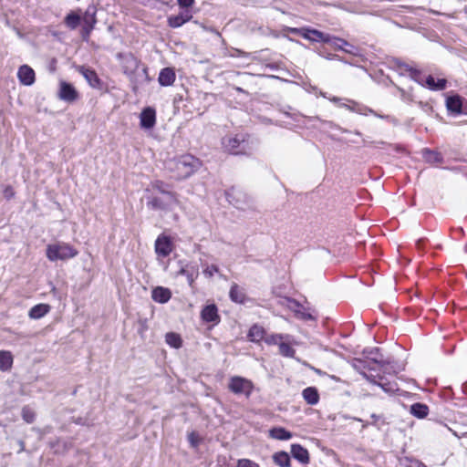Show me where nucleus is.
Returning a JSON list of instances; mask_svg holds the SVG:
<instances>
[{
    "mask_svg": "<svg viewBox=\"0 0 467 467\" xmlns=\"http://www.w3.org/2000/svg\"><path fill=\"white\" fill-rule=\"evenodd\" d=\"M228 202L237 209L244 210L250 201V197L235 188H231L226 192Z\"/></svg>",
    "mask_w": 467,
    "mask_h": 467,
    "instance_id": "5",
    "label": "nucleus"
},
{
    "mask_svg": "<svg viewBox=\"0 0 467 467\" xmlns=\"http://www.w3.org/2000/svg\"><path fill=\"white\" fill-rule=\"evenodd\" d=\"M5 197H6L7 199H10L11 197H13V196H14V192H13V190H12V189H9V188L5 189Z\"/></svg>",
    "mask_w": 467,
    "mask_h": 467,
    "instance_id": "47",
    "label": "nucleus"
},
{
    "mask_svg": "<svg viewBox=\"0 0 467 467\" xmlns=\"http://www.w3.org/2000/svg\"><path fill=\"white\" fill-rule=\"evenodd\" d=\"M189 441L193 447H196L198 442L195 441L194 433L189 435Z\"/></svg>",
    "mask_w": 467,
    "mask_h": 467,
    "instance_id": "46",
    "label": "nucleus"
},
{
    "mask_svg": "<svg viewBox=\"0 0 467 467\" xmlns=\"http://www.w3.org/2000/svg\"><path fill=\"white\" fill-rule=\"evenodd\" d=\"M306 318H308V319H312V316L310 314H308Z\"/></svg>",
    "mask_w": 467,
    "mask_h": 467,
    "instance_id": "53",
    "label": "nucleus"
},
{
    "mask_svg": "<svg viewBox=\"0 0 467 467\" xmlns=\"http://www.w3.org/2000/svg\"><path fill=\"white\" fill-rule=\"evenodd\" d=\"M342 106H343V107H346V108H348V109H349L350 110H355L353 108H351V107H349V106H348V105H346V104H343Z\"/></svg>",
    "mask_w": 467,
    "mask_h": 467,
    "instance_id": "52",
    "label": "nucleus"
},
{
    "mask_svg": "<svg viewBox=\"0 0 467 467\" xmlns=\"http://www.w3.org/2000/svg\"><path fill=\"white\" fill-rule=\"evenodd\" d=\"M236 90L239 92H243L244 90L241 88H236Z\"/></svg>",
    "mask_w": 467,
    "mask_h": 467,
    "instance_id": "54",
    "label": "nucleus"
},
{
    "mask_svg": "<svg viewBox=\"0 0 467 467\" xmlns=\"http://www.w3.org/2000/svg\"><path fill=\"white\" fill-rule=\"evenodd\" d=\"M13 364V356L11 352L1 350L0 351V370L6 371L11 368Z\"/></svg>",
    "mask_w": 467,
    "mask_h": 467,
    "instance_id": "32",
    "label": "nucleus"
},
{
    "mask_svg": "<svg viewBox=\"0 0 467 467\" xmlns=\"http://www.w3.org/2000/svg\"><path fill=\"white\" fill-rule=\"evenodd\" d=\"M222 143L223 148L232 154H247L253 150L249 139L244 134L225 137Z\"/></svg>",
    "mask_w": 467,
    "mask_h": 467,
    "instance_id": "1",
    "label": "nucleus"
},
{
    "mask_svg": "<svg viewBox=\"0 0 467 467\" xmlns=\"http://www.w3.org/2000/svg\"><path fill=\"white\" fill-rule=\"evenodd\" d=\"M291 454L296 460H297L302 464H307L309 462L308 451L300 444L291 445Z\"/></svg>",
    "mask_w": 467,
    "mask_h": 467,
    "instance_id": "15",
    "label": "nucleus"
},
{
    "mask_svg": "<svg viewBox=\"0 0 467 467\" xmlns=\"http://www.w3.org/2000/svg\"><path fill=\"white\" fill-rule=\"evenodd\" d=\"M78 72L85 78L90 87L99 89L101 88L102 82L95 70L81 66L78 67Z\"/></svg>",
    "mask_w": 467,
    "mask_h": 467,
    "instance_id": "10",
    "label": "nucleus"
},
{
    "mask_svg": "<svg viewBox=\"0 0 467 467\" xmlns=\"http://www.w3.org/2000/svg\"><path fill=\"white\" fill-rule=\"evenodd\" d=\"M140 120L142 129H152L156 123V110L151 107L143 109L140 115Z\"/></svg>",
    "mask_w": 467,
    "mask_h": 467,
    "instance_id": "9",
    "label": "nucleus"
},
{
    "mask_svg": "<svg viewBox=\"0 0 467 467\" xmlns=\"http://www.w3.org/2000/svg\"><path fill=\"white\" fill-rule=\"evenodd\" d=\"M65 23L70 29H76L80 23V16L77 14L70 13L66 16Z\"/></svg>",
    "mask_w": 467,
    "mask_h": 467,
    "instance_id": "38",
    "label": "nucleus"
},
{
    "mask_svg": "<svg viewBox=\"0 0 467 467\" xmlns=\"http://www.w3.org/2000/svg\"><path fill=\"white\" fill-rule=\"evenodd\" d=\"M302 396L306 402L309 405H316L319 401V394L315 387H307L306 388L303 392Z\"/></svg>",
    "mask_w": 467,
    "mask_h": 467,
    "instance_id": "21",
    "label": "nucleus"
},
{
    "mask_svg": "<svg viewBox=\"0 0 467 467\" xmlns=\"http://www.w3.org/2000/svg\"><path fill=\"white\" fill-rule=\"evenodd\" d=\"M369 382H371L372 384H375V385H378L385 392L387 393H393L395 392V390L397 389L395 388V386H393L391 383H380V382H377L375 380V378H372L371 379H369Z\"/></svg>",
    "mask_w": 467,
    "mask_h": 467,
    "instance_id": "39",
    "label": "nucleus"
},
{
    "mask_svg": "<svg viewBox=\"0 0 467 467\" xmlns=\"http://www.w3.org/2000/svg\"><path fill=\"white\" fill-rule=\"evenodd\" d=\"M410 411L414 417L424 419L429 414V407L426 404L418 402L410 406Z\"/></svg>",
    "mask_w": 467,
    "mask_h": 467,
    "instance_id": "27",
    "label": "nucleus"
},
{
    "mask_svg": "<svg viewBox=\"0 0 467 467\" xmlns=\"http://www.w3.org/2000/svg\"><path fill=\"white\" fill-rule=\"evenodd\" d=\"M328 99L334 103H337L338 101L341 100L340 98H337V97H332V98H328Z\"/></svg>",
    "mask_w": 467,
    "mask_h": 467,
    "instance_id": "49",
    "label": "nucleus"
},
{
    "mask_svg": "<svg viewBox=\"0 0 467 467\" xmlns=\"http://www.w3.org/2000/svg\"><path fill=\"white\" fill-rule=\"evenodd\" d=\"M451 388L444 389L443 390V396L445 398H451Z\"/></svg>",
    "mask_w": 467,
    "mask_h": 467,
    "instance_id": "48",
    "label": "nucleus"
},
{
    "mask_svg": "<svg viewBox=\"0 0 467 467\" xmlns=\"http://www.w3.org/2000/svg\"><path fill=\"white\" fill-rule=\"evenodd\" d=\"M421 242H422V241H421L420 239V240H418L417 244L420 246V243H421Z\"/></svg>",
    "mask_w": 467,
    "mask_h": 467,
    "instance_id": "55",
    "label": "nucleus"
},
{
    "mask_svg": "<svg viewBox=\"0 0 467 467\" xmlns=\"http://www.w3.org/2000/svg\"><path fill=\"white\" fill-rule=\"evenodd\" d=\"M78 97V91L70 83L61 81L58 90V98L67 102H73Z\"/></svg>",
    "mask_w": 467,
    "mask_h": 467,
    "instance_id": "8",
    "label": "nucleus"
},
{
    "mask_svg": "<svg viewBox=\"0 0 467 467\" xmlns=\"http://www.w3.org/2000/svg\"><path fill=\"white\" fill-rule=\"evenodd\" d=\"M406 467H427L424 463L418 460L410 461Z\"/></svg>",
    "mask_w": 467,
    "mask_h": 467,
    "instance_id": "44",
    "label": "nucleus"
},
{
    "mask_svg": "<svg viewBox=\"0 0 467 467\" xmlns=\"http://www.w3.org/2000/svg\"><path fill=\"white\" fill-rule=\"evenodd\" d=\"M125 74H132L138 68L139 61L131 53L118 54Z\"/></svg>",
    "mask_w": 467,
    "mask_h": 467,
    "instance_id": "7",
    "label": "nucleus"
},
{
    "mask_svg": "<svg viewBox=\"0 0 467 467\" xmlns=\"http://www.w3.org/2000/svg\"><path fill=\"white\" fill-rule=\"evenodd\" d=\"M50 310V306L47 304H38L34 306L28 313V316L32 319H39L46 316Z\"/></svg>",
    "mask_w": 467,
    "mask_h": 467,
    "instance_id": "23",
    "label": "nucleus"
},
{
    "mask_svg": "<svg viewBox=\"0 0 467 467\" xmlns=\"http://www.w3.org/2000/svg\"><path fill=\"white\" fill-rule=\"evenodd\" d=\"M379 350L377 348H374L371 350L367 351V353H368L367 358L375 364H379L382 368H384L383 371L387 372L388 368L386 367V365H389V362L386 363L383 360V358H382L381 355L379 353Z\"/></svg>",
    "mask_w": 467,
    "mask_h": 467,
    "instance_id": "26",
    "label": "nucleus"
},
{
    "mask_svg": "<svg viewBox=\"0 0 467 467\" xmlns=\"http://www.w3.org/2000/svg\"><path fill=\"white\" fill-rule=\"evenodd\" d=\"M291 337L288 340L283 339L279 344V353L287 358H294L296 350L291 346Z\"/></svg>",
    "mask_w": 467,
    "mask_h": 467,
    "instance_id": "34",
    "label": "nucleus"
},
{
    "mask_svg": "<svg viewBox=\"0 0 467 467\" xmlns=\"http://www.w3.org/2000/svg\"><path fill=\"white\" fill-rule=\"evenodd\" d=\"M201 167L199 159L192 155H184L175 161V170L179 178L185 179L193 174Z\"/></svg>",
    "mask_w": 467,
    "mask_h": 467,
    "instance_id": "2",
    "label": "nucleus"
},
{
    "mask_svg": "<svg viewBox=\"0 0 467 467\" xmlns=\"http://www.w3.org/2000/svg\"><path fill=\"white\" fill-rule=\"evenodd\" d=\"M274 462L279 467H290L291 460L287 452L281 451L273 455Z\"/></svg>",
    "mask_w": 467,
    "mask_h": 467,
    "instance_id": "29",
    "label": "nucleus"
},
{
    "mask_svg": "<svg viewBox=\"0 0 467 467\" xmlns=\"http://www.w3.org/2000/svg\"><path fill=\"white\" fill-rule=\"evenodd\" d=\"M330 43H332L337 49H341L348 54L357 55V48L344 39L332 36Z\"/></svg>",
    "mask_w": 467,
    "mask_h": 467,
    "instance_id": "22",
    "label": "nucleus"
},
{
    "mask_svg": "<svg viewBox=\"0 0 467 467\" xmlns=\"http://www.w3.org/2000/svg\"><path fill=\"white\" fill-rule=\"evenodd\" d=\"M191 18L192 16L188 12L181 13L177 16H170L168 18V25L171 27L177 28L188 22Z\"/></svg>",
    "mask_w": 467,
    "mask_h": 467,
    "instance_id": "20",
    "label": "nucleus"
},
{
    "mask_svg": "<svg viewBox=\"0 0 467 467\" xmlns=\"http://www.w3.org/2000/svg\"><path fill=\"white\" fill-rule=\"evenodd\" d=\"M247 337L253 342H260L265 339V329L261 326L254 325L249 329Z\"/></svg>",
    "mask_w": 467,
    "mask_h": 467,
    "instance_id": "30",
    "label": "nucleus"
},
{
    "mask_svg": "<svg viewBox=\"0 0 467 467\" xmlns=\"http://www.w3.org/2000/svg\"><path fill=\"white\" fill-rule=\"evenodd\" d=\"M22 417L27 423H31L35 420V413L30 408L25 407L22 410Z\"/></svg>",
    "mask_w": 467,
    "mask_h": 467,
    "instance_id": "40",
    "label": "nucleus"
},
{
    "mask_svg": "<svg viewBox=\"0 0 467 467\" xmlns=\"http://www.w3.org/2000/svg\"><path fill=\"white\" fill-rule=\"evenodd\" d=\"M152 188L156 189L161 193L165 194L171 202H177L175 194L168 190V185L161 181H156L152 183Z\"/></svg>",
    "mask_w": 467,
    "mask_h": 467,
    "instance_id": "33",
    "label": "nucleus"
},
{
    "mask_svg": "<svg viewBox=\"0 0 467 467\" xmlns=\"http://www.w3.org/2000/svg\"><path fill=\"white\" fill-rule=\"evenodd\" d=\"M151 297L157 303L165 304L171 299V292L169 288L157 286L152 290Z\"/></svg>",
    "mask_w": 467,
    "mask_h": 467,
    "instance_id": "17",
    "label": "nucleus"
},
{
    "mask_svg": "<svg viewBox=\"0 0 467 467\" xmlns=\"http://www.w3.org/2000/svg\"><path fill=\"white\" fill-rule=\"evenodd\" d=\"M229 296H230L231 300L235 303L242 304L245 300V294H244V289L236 284H234L231 286Z\"/></svg>",
    "mask_w": 467,
    "mask_h": 467,
    "instance_id": "28",
    "label": "nucleus"
},
{
    "mask_svg": "<svg viewBox=\"0 0 467 467\" xmlns=\"http://www.w3.org/2000/svg\"><path fill=\"white\" fill-rule=\"evenodd\" d=\"M17 77L19 81L26 86H31L35 82V71L27 65L18 68Z\"/></svg>",
    "mask_w": 467,
    "mask_h": 467,
    "instance_id": "12",
    "label": "nucleus"
},
{
    "mask_svg": "<svg viewBox=\"0 0 467 467\" xmlns=\"http://www.w3.org/2000/svg\"><path fill=\"white\" fill-rule=\"evenodd\" d=\"M165 340L168 345L174 348H179L182 347V338L176 333L170 332L166 334Z\"/></svg>",
    "mask_w": 467,
    "mask_h": 467,
    "instance_id": "37",
    "label": "nucleus"
},
{
    "mask_svg": "<svg viewBox=\"0 0 467 467\" xmlns=\"http://www.w3.org/2000/svg\"><path fill=\"white\" fill-rule=\"evenodd\" d=\"M180 274L186 275L187 281H188L190 286H192L194 280L197 276V274L195 275L193 272L190 273L189 270H187V269H182L180 271Z\"/></svg>",
    "mask_w": 467,
    "mask_h": 467,
    "instance_id": "41",
    "label": "nucleus"
},
{
    "mask_svg": "<svg viewBox=\"0 0 467 467\" xmlns=\"http://www.w3.org/2000/svg\"><path fill=\"white\" fill-rule=\"evenodd\" d=\"M370 363H371V361L369 359L363 360L361 358H356L354 360V362H353L354 368L357 369L358 371H359V373L362 374L368 381L373 377H368L363 370H365V369H368V370L374 369V368L371 367Z\"/></svg>",
    "mask_w": 467,
    "mask_h": 467,
    "instance_id": "24",
    "label": "nucleus"
},
{
    "mask_svg": "<svg viewBox=\"0 0 467 467\" xmlns=\"http://www.w3.org/2000/svg\"><path fill=\"white\" fill-rule=\"evenodd\" d=\"M291 337L287 334H273L265 337V341L268 345H278L283 339L288 340Z\"/></svg>",
    "mask_w": 467,
    "mask_h": 467,
    "instance_id": "36",
    "label": "nucleus"
},
{
    "mask_svg": "<svg viewBox=\"0 0 467 467\" xmlns=\"http://www.w3.org/2000/svg\"><path fill=\"white\" fill-rule=\"evenodd\" d=\"M396 65L398 68L400 70L401 73L408 72L410 73V78L418 82L419 84H423V77L421 76V73L420 70L410 67V65L397 61Z\"/></svg>",
    "mask_w": 467,
    "mask_h": 467,
    "instance_id": "16",
    "label": "nucleus"
},
{
    "mask_svg": "<svg viewBox=\"0 0 467 467\" xmlns=\"http://www.w3.org/2000/svg\"><path fill=\"white\" fill-rule=\"evenodd\" d=\"M380 417L376 415V414H372L371 415V419L373 420V423H375Z\"/></svg>",
    "mask_w": 467,
    "mask_h": 467,
    "instance_id": "50",
    "label": "nucleus"
},
{
    "mask_svg": "<svg viewBox=\"0 0 467 467\" xmlns=\"http://www.w3.org/2000/svg\"><path fill=\"white\" fill-rule=\"evenodd\" d=\"M176 78L175 71L171 67H164L161 70L158 81L162 87L171 86Z\"/></svg>",
    "mask_w": 467,
    "mask_h": 467,
    "instance_id": "13",
    "label": "nucleus"
},
{
    "mask_svg": "<svg viewBox=\"0 0 467 467\" xmlns=\"http://www.w3.org/2000/svg\"><path fill=\"white\" fill-rule=\"evenodd\" d=\"M178 4L182 7H189L193 4L194 0H177Z\"/></svg>",
    "mask_w": 467,
    "mask_h": 467,
    "instance_id": "45",
    "label": "nucleus"
},
{
    "mask_svg": "<svg viewBox=\"0 0 467 467\" xmlns=\"http://www.w3.org/2000/svg\"><path fill=\"white\" fill-rule=\"evenodd\" d=\"M368 112H369V113H371V114H374L375 116L379 117V118H381V119H383V118H384V117H383V116H381V115H379V114L375 113L373 109H368Z\"/></svg>",
    "mask_w": 467,
    "mask_h": 467,
    "instance_id": "51",
    "label": "nucleus"
},
{
    "mask_svg": "<svg viewBox=\"0 0 467 467\" xmlns=\"http://www.w3.org/2000/svg\"><path fill=\"white\" fill-rule=\"evenodd\" d=\"M78 254V251L68 244L58 243L48 244L47 247V257L50 261L67 260Z\"/></svg>",
    "mask_w": 467,
    "mask_h": 467,
    "instance_id": "3",
    "label": "nucleus"
},
{
    "mask_svg": "<svg viewBox=\"0 0 467 467\" xmlns=\"http://www.w3.org/2000/svg\"><path fill=\"white\" fill-rule=\"evenodd\" d=\"M447 80L445 78H439L437 81L435 78L429 75L425 79L423 78V84L431 90H443L446 88Z\"/></svg>",
    "mask_w": 467,
    "mask_h": 467,
    "instance_id": "18",
    "label": "nucleus"
},
{
    "mask_svg": "<svg viewBox=\"0 0 467 467\" xmlns=\"http://www.w3.org/2000/svg\"><path fill=\"white\" fill-rule=\"evenodd\" d=\"M228 388L234 394L249 397L254 386L251 380L235 376L231 378Z\"/></svg>",
    "mask_w": 467,
    "mask_h": 467,
    "instance_id": "4",
    "label": "nucleus"
},
{
    "mask_svg": "<svg viewBox=\"0 0 467 467\" xmlns=\"http://www.w3.org/2000/svg\"><path fill=\"white\" fill-rule=\"evenodd\" d=\"M269 436L278 441H287L292 438V433L282 427H275L269 431Z\"/></svg>",
    "mask_w": 467,
    "mask_h": 467,
    "instance_id": "25",
    "label": "nucleus"
},
{
    "mask_svg": "<svg viewBox=\"0 0 467 467\" xmlns=\"http://www.w3.org/2000/svg\"><path fill=\"white\" fill-rule=\"evenodd\" d=\"M293 31L299 32L304 38L314 42L330 43L332 40V36L329 34H326L317 29L301 28L293 29Z\"/></svg>",
    "mask_w": 467,
    "mask_h": 467,
    "instance_id": "6",
    "label": "nucleus"
},
{
    "mask_svg": "<svg viewBox=\"0 0 467 467\" xmlns=\"http://www.w3.org/2000/svg\"><path fill=\"white\" fill-rule=\"evenodd\" d=\"M202 319L204 322H215L218 323L220 321V317L218 315L217 306L214 304H211L206 306L201 312Z\"/></svg>",
    "mask_w": 467,
    "mask_h": 467,
    "instance_id": "14",
    "label": "nucleus"
},
{
    "mask_svg": "<svg viewBox=\"0 0 467 467\" xmlns=\"http://www.w3.org/2000/svg\"><path fill=\"white\" fill-rule=\"evenodd\" d=\"M237 467H259V465L250 460L242 459L238 461Z\"/></svg>",
    "mask_w": 467,
    "mask_h": 467,
    "instance_id": "43",
    "label": "nucleus"
},
{
    "mask_svg": "<svg viewBox=\"0 0 467 467\" xmlns=\"http://www.w3.org/2000/svg\"><path fill=\"white\" fill-rule=\"evenodd\" d=\"M177 202H171V200L166 196V200L163 201L159 197H152L148 201V206L153 210H165L168 209L171 204L177 203Z\"/></svg>",
    "mask_w": 467,
    "mask_h": 467,
    "instance_id": "19",
    "label": "nucleus"
},
{
    "mask_svg": "<svg viewBox=\"0 0 467 467\" xmlns=\"http://www.w3.org/2000/svg\"><path fill=\"white\" fill-rule=\"evenodd\" d=\"M171 243L169 237L160 235L155 241L156 253L162 257H166L171 254Z\"/></svg>",
    "mask_w": 467,
    "mask_h": 467,
    "instance_id": "11",
    "label": "nucleus"
},
{
    "mask_svg": "<svg viewBox=\"0 0 467 467\" xmlns=\"http://www.w3.org/2000/svg\"><path fill=\"white\" fill-rule=\"evenodd\" d=\"M446 106L448 110L455 113L462 111V100L459 97H449L446 100Z\"/></svg>",
    "mask_w": 467,
    "mask_h": 467,
    "instance_id": "35",
    "label": "nucleus"
},
{
    "mask_svg": "<svg viewBox=\"0 0 467 467\" xmlns=\"http://www.w3.org/2000/svg\"><path fill=\"white\" fill-rule=\"evenodd\" d=\"M423 157L427 162L431 164H438L443 161V157L440 152L429 149L423 150Z\"/></svg>",
    "mask_w": 467,
    "mask_h": 467,
    "instance_id": "31",
    "label": "nucleus"
},
{
    "mask_svg": "<svg viewBox=\"0 0 467 467\" xmlns=\"http://www.w3.org/2000/svg\"><path fill=\"white\" fill-rule=\"evenodd\" d=\"M218 272H219V268L214 265H207L203 270V274L207 277H212V276H213V275L215 273H218Z\"/></svg>",
    "mask_w": 467,
    "mask_h": 467,
    "instance_id": "42",
    "label": "nucleus"
}]
</instances>
